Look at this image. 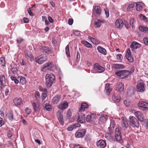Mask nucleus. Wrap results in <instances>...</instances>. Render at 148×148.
Listing matches in <instances>:
<instances>
[{
	"label": "nucleus",
	"mask_w": 148,
	"mask_h": 148,
	"mask_svg": "<svg viewBox=\"0 0 148 148\" xmlns=\"http://www.w3.org/2000/svg\"><path fill=\"white\" fill-rule=\"evenodd\" d=\"M139 29L142 32L148 31V28L147 27H144L142 26H140L139 27Z\"/></svg>",
	"instance_id": "79ce46f5"
},
{
	"label": "nucleus",
	"mask_w": 148,
	"mask_h": 148,
	"mask_svg": "<svg viewBox=\"0 0 148 148\" xmlns=\"http://www.w3.org/2000/svg\"><path fill=\"white\" fill-rule=\"evenodd\" d=\"M122 127L123 128V130L125 131L128 127V122L126 120H123L121 123Z\"/></svg>",
	"instance_id": "c9c22d12"
},
{
	"label": "nucleus",
	"mask_w": 148,
	"mask_h": 148,
	"mask_svg": "<svg viewBox=\"0 0 148 148\" xmlns=\"http://www.w3.org/2000/svg\"><path fill=\"white\" fill-rule=\"evenodd\" d=\"M129 119L130 123L133 127H136L137 128L139 127V122L135 117L133 116H130Z\"/></svg>",
	"instance_id": "423d86ee"
},
{
	"label": "nucleus",
	"mask_w": 148,
	"mask_h": 148,
	"mask_svg": "<svg viewBox=\"0 0 148 148\" xmlns=\"http://www.w3.org/2000/svg\"><path fill=\"white\" fill-rule=\"evenodd\" d=\"M41 49L44 52L47 53L49 54L51 53V51L50 49L47 47L42 46L41 47Z\"/></svg>",
	"instance_id": "7c9ffc66"
},
{
	"label": "nucleus",
	"mask_w": 148,
	"mask_h": 148,
	"mask_svg": "<svg viewBox=\"0 0 148 148\" xmlns=\"http://www.w3.org/2000/svg\"><path fill=\"white\" fill-rule=\"evenodd\" d=\"M125 57L130 62H133V59L132 57L131 54L125 55Z\"/></svg>",
	"instance_id": "ea45409f"
},
{
	"label": "nucleus",
	"mask_w": 148,
	"mask_h": 148,
	"mask_svg": "<svg viewBox=\"0 0 148 148\" xmlns=\"http://www.w3.org/2000/svg\"><path fill=\"white\" fill-rule=\"evenodd\" d=\"M136 9L137 11H139L141 10L142 6L143 5V3L141 2H137L136 3Z\"/></svg>",
	"instance_id": "72a5a7b5"
},
{
	"label": "nucleus",
	"mask_w": 148,
	"mask_h": 148,
	"mask_svg": "<svg viewBox=\"0 0 148 148\" xmlns=\"http://www.w3.org/2000/svg\"><path fill=\"white\" fill-rule=\"evenodd\" d=\"M140 47V44L134 41L132 42L130 46L131 48L134 49L139 48Z\"/></svg>",
	"instance_id": "b1692460"
},
{
	"label": "nucleus",
	"mask_w": 148,
	"mask_h": 148,
	"mask_svg": "<svg viewBox=\"0 0 148 148\" xmlns=\"http://www.w3.org/2000/svg\"><path fill=\"white\" fill-rule=\"evenodd\" d=\"M6 79L4 75H0V87L1 88H3V84L5 83Z\"/></svg>",
	"instance_id": "4be33fe9"
},
{
	"label": "nucleus",
	"mask_w": 148,
	"mask_h": 148,
	"mask_svg": "<svg viewBox=\"0 0 148 148\" xmlns=\"http://www.w3.org/2000/svg\"><path fill=\"white\" fill-rule=\"evenodd\" d=\"M11 67L10 71L12 73L14 74H16L18 72L19 69V65L18 64H15L14 63H12L10 65Z\"/></svg>",
	"instance_id": "9d476101"
},
{
	"label": "nucleus",
	"mask_w": 148,
	"mask_h": 148,
	"mask_svg": "<svg viewBox=\"0 0 148 148\" xmlns=\"http://www.w3.org/2000/svg\"><path fill=\"white\" fill-rule=\"evenodd\" d=\"M82 43L84 45L87 47L91 48L92 47V45L86 41L82 40Z\"/></svg>",
	"instance_id": "58836bf2"
},
{
	"label": "nucleus",
	"mask_w": 148,
	"mask_h": 148,
	"mask_svg": "<svg viewBox=\"0 0 148 148\" xmlns=\"http://www.w3.org/2000/svg\"><path fill=\"white\" fill-rule=\"evenodd\" d=\"M47 59V56L45 55H42L38 56L36 59V63L41 64L45 62Z\"/></svg>",
	"instance_id": "0eeeda50"
},
{
	"label": "nucleus",
	"mask_w": 148,
	"mask_h": 148,
	"mask_svg": "<svg viewBox=\"0 0 148 148\" xmlns=\"http://www.w3.org/2000/svg\"><path fill=\"white\" fill-rule=\"evenodd\" d=\"M115 27L118 29H121L124 25V23L121 19H117L115 23Z\"/></svg>",
	"instance_id": "ddd939ff"
},
{
	"label": "nucleus",
	"mask_w": 148,
	"mask_h": 148,
	"mask_svg": "<svg viewBox=\"0 0 148 148\" xmlns=\"http://www.w3.org/2000/svg\"><path fill=\"white\" fill-rule=\"evenodd\" d=\"M56 78L53 74H47L45 76V84L48 88H50L53 84L55 82Z\"/></svg>",
	"instance_id": "f257e3e1"
},
{
	"label": "nucleus",
	"mask_w": 148,
	"mask_h": 148,
	"mask_svg": "<svg viewBox=\"0 0 148 148\" xmlns=\"http://www.w3.org/2000/svg\"><path fill=\"white\" fill-rule=\"evenodd\" d=\"M32 105L35 112H39L40 108V107L38 104L36 103L34 101H32L31 102Z\"/></svg>",
	"instance_id": "2eb2a0df"
},
{
	"label": "nucleus",
	"mask_w": 148,
	"mask_h": 148,
	"mask_svg": "<svg viewBox=\"0 0 148 148\" xmlns=\"http://www.w3.org/2000/svg\"><path fill=\"white\" fill-rule=\"evenodd\" d=\"M10 78L12 81H14V83L16 84H17L19 82L18 80H17L15 77L11 76Z\"/></svg>",
	"instance_id": "09e8293b"
},
{
	"label": "nucleus",
	"mask_w": 148,
	"mask_h": 148,
	"mask_svg": "<svg viewBox=\"0 0 148 148\" xmlns=\"http://www.w3.org/2000/svg\"><path fill=\"white\" fill-rule=\"evenodd\" d=\"M111 134L110 132L106 133L105 134V138L110 141L112 142L114 141V137L111 135Z\"/></svg>",
	"instance_id": "393cba45"
},
{
	"label": "nucleus",
	"mask_w": 148,
	"mask_h": 148,
	"mask_svg": "<svg viewBox=\"0 0 148 148\" xmlns=\"http://www.w3.org/2000/svg\"><path fill=\"white\" fill-rule=\"evenodd\" d=\"M7 116L8 119L12 121L13 119L14 114L12 111H10L8 112Z\"/></svg>",
	"instance_id": "4c0bfd02"
},
{
	"label": "nucleus",
	"mask_w": 148,
	"mask_h": 148,
	"mask_svg": "<svg viewBox=\"0 0 148 148\" xmlns=\"http://www.w3.org/2000/svg\"><path fill=\"white\" fill-rule=\"evenodd\" d=\"M72 111L71 109L70 108L67 110L66 115V119H69L71 118L72 115Z\"/></svg>",
	"instance_id": "e433bc0d"
},
{
	"label": "nucleus",
	"mask_w": 148,
	"mask_h": 148,
	"mask_svg": "<svg viewBox=\"0 0 148 148\" xmlns=\"http://www.w3.org/2000/svg\"><path fill=\"white\" fill-rule=\"evenodd\" d=\"M90 116H91V123H92L95 119V115L94 114H92L91 115H90Z\"/></svg>",
	"instance_id": "603ef678"
},
{
	"label": "nucleus",
	"mask_w": 148,
	"mask_h": 148,
	"mask_svg": "<svg viewBox=\"0 0 148 148\" xmlns=\"http://www.w3.org/2000/svg\"><path fill=\"white\" fill-rule=\"evenodd\" d=\"M135 4H136L135 3L130 4L127 8V10H130V9L133 8L135 6Z\"/></svg>",
	"instance_id": "8fccbe9b"
},
{
	"label": "nucleus",
	"mask_w": 148,
	"mask_h": 148,
	"mask_svg": "<svg viewBox=\"0 0 148 148\" xmlns=\"http://www.w3.org/2000/svg\"><path fill=\"white\" fill-rule=\"evenodd\" d=\"M134 113L135 116L140 121H144L145 120V118L143 114L141 112L139 111H135Z\"/></svg>",
	"instance_id": "9b49d317"
},
{
	"label": "nucleus",
	"mask_w": 148,
	"mask_h": 148,
	"mask_svg": "<svg viewBox=\"0 0 148 148\" xmlns=\"http://www.w3.org/2000/svg\"><path fill=\"white\" fill-rule=\"evenodd\" d=\"M107 116L106 115H103L101 116L99 119V123L100 125L104 124L107 119Z\"/></svg>",
	"instance_id": "aec40b11"
},
{
	"label": "nucleus",
	"mask_w": 148,
	"mask_h": 148,
	"mask_svg": "<svg viewBox=\"0 0 148 148\" xmlns=\"http://www.w3.org/2000/svg\"><path fill=\"white\" fill-rule=\"evenodd\" d=\"M45 108L48 111H51V108L50 105L48 104H46L45 106Z\"/></svg>",
	"instance_id": "5fc2aeb1"
},
{
	"label": "nucleus",
	"mask_w": 148,
	"mask_h": 148,
	"mask_svg": "<svg viewBox=\"0 0 148 148\" xmlns=\"http://www.w3.org/2000/svg\"><path fill=\"white\" fill-rule=\"evenodd\" d=\"M91 42L94 44L97 45L99 43V41L95 38H93Z\"/></svg>",
	"instance_id": "6e6d98bb"
},
{
	"label": "nucleus",
	"mask_w": 148,
	"mask_h": 148,
	"mask_svg": "<svg viewBox=\"0 0 148 148\" xmlns=\"http://www.w3.org/2000/svg\"><path fill=\"white\" fill-rule=\"evenodd\" d=\"M139 108L143 111L148 110V103L143 101H140L137 104Z\"/></svg>",
	"instance_id": "20e7f679"
},
{
	"label": "nucleus",
	"mask_w": 148,
	"mask_h": 148,
	"mask_svg": "<svg viewBox=\"0 0 148 148\" xmlns=\"http://www.w3.org/2000/svg\"><path fill=\"white\" fill-rule=\"evenodd\" d=\"M114 137L117 141H120L121 140L122 135L121 131L118 128H116L115 130Z\"/></svg>",
	"instance_id": "1a4fd4ad"
},
{
	"label": "nucleus",
	"mask_w": 148,
	"mask_h": 148,
	"mask_svg": "<svg viewBox=\"0 0 148 148\" xmlns=\"http://www.w3.org/2000/svg\"><path fill=\"white\" fill-rule=\"evenodd\" d=\"M80 58V53L79 52H77V59L76 60L77 62L79 61Z\"/></svg>",
	"instance_id": "338daca9"
},
{
	"label": "nucleus",
	"mask_w": 148,
	"mask_h": 148,
	"mask_svg": "<svg viewBox=\"0 0 148 148\" xmlns=\"http://www.w3.org/2000/svg\"><path fill=\"white\" fill-rule=\"evenodd\" d=\"M68 105V103L66 101H63L58 106V108L61 110H64L67 108Z\"/></svg>",
	"instance_id": "a211bd4d"
},
{
	"label": "nucleus",
	"mask_w": 148,
	"mask_h": 148,
	"mask_svg": "<svg viewBox=\"0 0 148 148\" xmlns=\"http://www.w3.org/2000/svg\"><path fill=\"white\" fill-rule=\"evenodd\" d=\"M135 21L133 18H131L130 19V25L132 27L134 26V23H135Z\"/></svg>",
	"instance_id": "4d7b16f0"
},
{
	"label": "nucleus",
	"mask_w": 148,
	"mask_h": 148,
	"mask_svg": "<svg viewBox=\"0 0 148 148\" xmlns=\"http://www.w3.org/2000/svg\"><path fill=\"white\" fill-rule=\"evenodd\" d=\"M60 95H57L53 98L52 103L54 104H57L60 101Z\"/></svg>",
	"instance_id": "a878e982"
},
{
	"label": "nucleus",
	"mask_w": 148,
	"mask_h": 148,
	"mask_svg": "<svg viewBox=\"0 0 148 148\" xmlns=\"http://www.w3.org/2000/svg\"><path fill=\"white\" fill-rule=\"evenodd\" d=\"M13 102L15 105L17 106H20L23 104V101L21 98H16L13 100Z\"/></svg>",
	"instance_id": "6ab92c4d"
},
{
	"label": "nucleus",
	"mask_w": 148,
	"mask_h": 148,
	"mask_svg": "<svg viewBox=\"0 0 148 148\" xmlns=\"http://www.w3.org/2000/svg\"><path fill=\"white\" fill-rule=\"evenodd\" d=\"M5 123V121L3 120V119L0 117V127H1Z\"/></svg>",
	"instance_id": "0e129e2a"
},
{
	"label": "nucleus",
	"mask_w": 148,
	"mask_h": 148,
	"mask_svg": "<svg viewBox=\"0 0 148 148\" xmlns=\"http://www.w3.org/2000/svg\"><path fill=\"white\" fill-rule=\"evenodd\" d=\"M96 145L99 148H104L106 146V143L104 140H100L97 142Z\"/></svg>",
	"instance_id": "dca6fc26"
},
{
	"label": "nucleus",
	"mask_w": 148,
	"mask_h": 148,
	"mask_svg": "<svg viewBox=\"0 0 148 148\" xmlns=\"http://www.w3.org/2000/svg\"><path fill=\"white\" fill-rule=\"evenodd\" d=\"M20 79V82L22 84H24L26 82V79L25 77H23L22 76H21L19 77Z\"/></svg>",
	"instance_id": "a19ab883"
},
{
	"label": "nucleus",
	"mask_w": 148,
	"mask_h": 148,
	"mask_svg": "<svg viewBox=\"0 0 148 148\" xmlns=\"http://www.w3.org/2000/svg\"><path fill=\"white\" fill-rule=\"evenodd\" d=\"M80 125L78 123H75V124L71 125L73 129L75 128L76 127H78Z\"/></svg>",
	"instance_id": "052dcab7"
},
{
	"label": "nucleus",
	"mask_w": 148,
	"mask_h": 148,
	"mask_svg": "<svg viewBox=\"0 0 148 148\" xmlns=\"http://www.w3.org/2000/svg\"><path fill=\"white\" fill-rule=\"evenodd\" d=\"M130 74L129 71L127 70H119L115 72V74L121 79L127 77Z\"/></svg>",
	"instance_id": "f03ea898"
},
{
	"label": "nucleus",
	"mask_w": 148,
	"mask_h": 148,
	"mask_svg": "<svg viewBox=\"0 0 148 148\" xmlns=\"http://www.w3.org/2000/svg\"><path fill=\"white\" fill-rule=\"evenodd\" d=\"M86 132V130L83 129L79 132H77L75 134V136L77 138H82L85 136Z\"/></svg>",
	"instance_id": "4468645a"
},
{
	"label": "nucleus",
	"mask_w": 148,
	"mask_h": 148,
	"mask_svg": "<svg viewBox=\"0 0 148 148\" xmlns=\"http://www.w3.org/2000/svg\"><path fill=\"white\" fill-rule=\"evenodd\" d=\"M124 104L127 107H129L130 104V101L129 99L124 100L123 101Z\"/></svg>",
	"instance_id": "49530a36"
},
{
	"label": "nucleus",
	"mask_w": 148,
	"mask_h": 148,
	"mask_svg": "<svg viewBox=\"0 0 148 148\" xmlns=\"http://www.w3.org/2000/svg\"><path fill=\"white\" fill-rule=\"evenodd\" d=\"M94 69L99 73H102L105 70V69L104 68L101 66L98 63H95V64Z\"/></svg>",
	"instance_id": "f8f14e48"
},
{
	"label": "nucleus",
	"mask_w": 148,
	"mask_h": 148,
	"mask_svg": "<svg viewBox=\"0 0 148 148\" xmlns=\"http://www.w3.org/2000/svg\"><path fill=\"white\" fill-rule=\"evenodd\" d=\"M38 88L40 91L43 92V93L47 92V90L46 88H43L41 86L39 87Z\"/></svg>",
	"instance_id": "864d4df0"
},
{
	"label": "nucleus",
	"mask_w": 148,
	"mask_h": 148,
	"mask_svg": "<svg viewBox=\"0 0 148 148\" xmlns=\"http://www.w3.org/2000/svg\"><path fill=\"white\" fill-rule=\"evenodd\" d=\"M25 55L27 56L28 59H29L30 61H32L34 60V56L30 52H27L25 53Z\"/></svg>",
	"instance_id": "2f4dec72"
},
{
	"label": "nucleus",
	"mask_w": 148,
	"mask_h": 148,
	"mask_svg": "<svg viewBox=\"0 0 148 148\" xmlns=\"http://www.w3.org/2000/svg\"><path fill=\"white\" fill-rule=\"evenodd\" d=\"M113 66L114 68L116 69H122L125 68L124 65L121 64H113Z\"/></svg>",
	"instance_id": "c756f323"
},
{
	"label": "nucleus",
	"mask_w": 148,
	"mask_h": 148,
	"mask_svg": "<svg viewBox=\"0 0 148 148\" xmlns=\"http://www.w3.org/2000/svg\"><path fill=\"white\" fill-rule=\"evenodd\" d=\"M103 22L102 21H101L100 19H96L95 21V27H99L101 25V23Z\"/></svg>",
	"instance_id": "f704fd0d"
},
{
	"label": "nucleus",
	"mask_w": 148,
	"mask_h": 148,
	"mask_svg": "<svg viewBox=\"0 0 148 148\" xmlns=\"http://www.w3.org/2000/svg\"><path fill=\"white\" fill-rule=\"evenodd\" d=\"M25 112L26 114H29L31 112L32 110L30 109H29L28 108H26L25 109Z\"/></svg>",
	"instance_id": "bf43d9fd"
},
{
	"label": "nucleus",
	"mask_w": 148,
	"mask_h": 148,
	"mask_svg": "<svg viewBox=\"0 0 148 148\" xmlns=\"http://www.w3.org/2000/svg\"><path fill=\"white\" fill-rule=\"evenodd\" d=\"M78 121L80 123H84L85 122V116L84 114L78 115L77 118Z\"/></svg>",
	"instance_id": "412c9836"
},
{
	"label": "nucleus",
	"mask_w": 148,
	"mask_h": 148,
	"mask_svg": "<svg viewBox=\"0 0 148 148\" xmlns=\"http://www.w3.org/2000/svg\"><path fill=\"white\" fill-rule=\"evenodd\" d=\"M104 10L105 12V14L106 15V17L107 18H108L109 17V10L107 8L105 9Z\"/></svg>",
	"instance_id": "680f3d73"
},
{
	"label": "nucleus",
	"mask_w": 148,
	"mask_h": 148,
	"mask_svg": "<svg viewBox=\"0 0 148 148\" xmlns=\"http://www.w3.org/2000/svg\"><path fill=\"white\" fill-rule=\"evenodd\" d=\"M65 52L67 56L69 57H70L69 46V45H67L65 48Z\"/></svg>",
	"instance_id": "37998d69"
},
{
	"label": "nucleus",
	"mask_w": 148,
	"mask_h": 148,
	"mask_svg": "<svg viewBox=\"0 0 148 148\" xmlns=\"http://www.w3.org/2000/svg\"><path fill=\"white\" fill-rule=\"evenodd\" d=\"M35 97L37 100H38L40 97V95L39 92L38 91H36L35 93Z\"/></svg>",
	"instance_id": "3c124183"
},
{
	"label": "nucleus",
	"mask_w": 148,
	"mask_h": 148,
	"mask_svg": "<svg viewBox=\"0 0 148 148\" xmlns=\"http://www.w3.org/2000/svg\"><path fill=\"white\" fill-rule=\"evenodd\" d=\"M54 68L53 63L51 62H49L43 65L41 70L42 71L45 72L47 70H53Z\"/></svg>",
	"instance_id": "7ed1b4c3"
},
{
	"label": "nucleus",
	"mask_w": 148,
	"mask_h": 148,
	"mask_svg": "<svg viewBox=\"0 0 148 148\" xmlns=\"http://www.w3.org/2000/svg\"><path fill=\"white\" fill-rule=\"evenodd\" d=\"M97 49L100 53L104 55L106 54L107 52L105 49L102 48L100 46H98L97 47Z\"/></svg>",
	"instance_id": "473e14b6"
},
{
	"label": "nucleus",
	"mask_w": 148,
	"mask_h": 148,
	"mask_svg": "<svg viewBox=\"0 0 148 148\" xmlns=\"http://www.w3.org/2000/svg\"><path fill=\"white\" fill-rule=\"evenodd\" d=\"M139 17L141 20H143L144 21L147 20V18L146 16L142 14L140 15Z\"/></svg>",
	"instance_id": "e2e57ef3"
},
{
	"label": "nucleus",
	"mask_w": 148,
	"mask_h": 148,
	"mask_svg": "<svg viewBox=\"0 0 148 148\" xmlns=\"http://www.w3.org/2000/svg\"><path fill=\"white\" fill-rule=\"evenodd\" d=\"M0 61L2 66H5V58L3 57H1L0 59Z\"/></svg>",
	"instance_id": "a18cd8bd"
},
{
	"label": "nucleus",
	"mask_w": 148,
	"mask_h": 148,
	"mask_svg": "<svg viewBox=\"0 0 148 148\" xmlns=\"http://www.w3.org/2000/svg\"><path fill=\"white\" fill-rule=\"evenodd\" d=\"M92 12L95 16L97 17L99 16L101 12L100 7L98 5L95 6V8H93Z\"/></svg>",
	"instance_id": "6e6552de"
},
{
	"label": "nucleus",
	"mask_w": 148,
	"mask_h": 148,
	"mask_svg": "<svg viewBox=\"0 0 148 148\" xmlns=\"http://www.w3.org/2000/svg\"><path fill=\"white\" fill-rule=\"evenodd\" d=\"M105 90L107 95H109L110 92L112 91V89L110 86L109 84H107L105 85Z\"/></svg>",
	"instance_id": "cd10ccee"
},
{
	"label": "nucleus",
	"mask_w": 148,
	"mask_h": 148,
	"mask_svg": "<svg viewBox=\"0 0 148 148\" xmlns=\"http://www.w3.org/2000/svg\"><path fill=\"white\" fill-rule=\"evenodd\" d=\"M143 40L144 43L146 45H148V38L147 37L144 38Z\"/></svg>",
	"instance_id": "774afa93"
},
{
	"label": "nucleus",
	"mask_w": 148,
	"mask_h": 148,
	"mask_svg": "<svg viewBox=\"0 0 148 148\" xmlns=\"http://www.w3.org/2000/svg\"><path fill=\"white\" fill-rule=\"evenodd\" d=\"M115 125V123L114 121L112 119H110V127H108V129L109 132L111 134H112L113 133V130L114 128Z\"/></svg>",
	"instance_id": "f3484780"
},
{
	"label": "nucleus",
	"mask_w": 148,
	"mask_h": 148,
	"mask_svg": "<svg viewBox=\"0 0 148 148\" xmlns=\"http://www.w3.org/2000/svg\"><path fill=\"white\" fill-rule=\"evenodd\" d=\"M57 116L60 124L62 125H63L64 122L63 121L62 114L61 113H59L57 114Z\"/></svg>",
	"instance_id": "bb28decb"
},
{
	"label": "nucleus",
	"mask_w": 148,
	"mask_h": 148,
	"mask_svg": "<svg viewBox=\"0 0 148 148\" xmlns=\"http://www.w3.org/2000/svg\"><path fill=\"white\" fill-rule=\"evenodd\" d=\"M88 107V105L87 103H82L81 105L79 110L81 111H84L85 110V108H87Z\"/></svg>",
	"instance_id": "c85d7f7f"
},
{
	"label": "nucleus",
	"mask_w": 148,
	"mask_h": 148,
	"mask_svg": "<svg viewBox=\"0 0 148 148\" xmlns=\"http://www.w3.org/2000/svg\"><path fill=\"white\" fill-rule=\"evenodd\" d=\"M145 86L142 80H140L137 82L136 88L137 91L142 92L145 90Z\"/></svg>",
	"instance_id": "39448f33"
},
{
	"label": "nucleus",
	"mask_w": 148,
	"mask_h": 148,
	"mask_svg": "<svg viewBox=\"0 0 148 148\" xmlns=\"http://www.w3.org/2000/svg\"><path fill=\"white\" fill-rule=\"evenodd\" d=\"M10 87L8 86V87L6 88L5 90V95L6 96H7L9 95H10Z\"/></svg>",
	"instance_id": "de8ad7c7"
},
{
	"label": "nucleus",
	"mask_w": 148,
	"mask_h": 148,
	"mask_svg": "<svg viewBox=\"0 0 148 148\" xmlns=\"http://www.w3.org/2000/svg\"><path fill=\"white\" fill-rule=\"evenodd\" d=\"M119 90L121 92L124 89V84L121 83H119L118 86Z\"/></svg>",
	"instance_id": "c03bdc74"
},
{
	"label": "nucleus",
	"mask_w": 148,
	"mask_h": 148,
	"mask_svg": "<svg viewBox=\"0 0 148 148\" xmlns=\"http://www.w3.org/2000/svg\"><path fill=\"white\" fill-rule=\"evenodd\" d=\"M124 24L125 26L127 29H128L130 27V26L128 24V23L126 21H124Z\"/></svg>",
	"instance_id": "13d9d810"
},
{
	"label": "nucleus",
	"mask_w": 148,
	"mask_h": 148,
	"mask_svg": "<svg viewBox=\"0 0 148 148\" xmlns=\"http://www.w3.org/2000/svg\"><path fill=\"white\" fill-rule=\"evenodd\" d=\"M121 97L119 95H113L112 97V100L116 103H118L120 101Z\"/></svg>",
	"instance_id": "5701e85b"
},
{
	"label": "nucleus",
	"mask_w": 148,
	"mask_h": 148,
	"mask_svg": "<svg viewBox=\"0 0 148 148\" xmlns=\"http://www.w3.org/2000/svg\"><path fill=\"white\" fill-rule=\"evenodd\" d=\"M47 96V92L43 93L42 95V99L44 100L46 98Z\"/></svg>",
	"instance_id": "69168bd1"
}]
</instances>
